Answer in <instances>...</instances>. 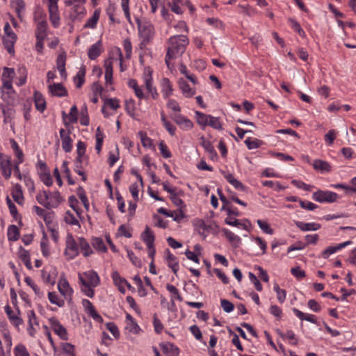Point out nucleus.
<instances>
[{
    "label": "nucleus",
    "mask_w": 356,
    "mask_h": 356,
    "mask_svg": "<svg viewBox=\"0 0 356 356\" xmlns=\"http://www.w3.org/2000/svg\"><path fill=\"white\" fill-rule=\"evenodd\" d=\"M168 47L165 56V63L170 68V60L181 56L185 51L189 43L187 36L177 35L170 37L168 40Z\"/></svg>",
    "instance_id": "obj_1"
},
{
    "label": "nucleus",
    "mask_w": 356,
    "mask_h": 356,
    "mask_svg": "<svg viewBox=\"0 0 356 356\" xmlns=\"http://www.w3.org/2000/svg\"><path fill=\"white\" fill-rule=\"evenodd\" d=\"M139 35L142 38L140 44V49L146 47V45L152 40L154 34V28L149 22L141 23L137 19Z\"/></svg>",
    "instance_id": "obj_2"
},
{
    "label": "nucleus",
    "mask_w": 356,
    "mask_h": 356,
    "mask_svg": "<svg viewBox=\"0 0 356 356\" xmlns=\"http://www.w3.org/2000/svg\"><path fill=\"white\" fill-rule=\"evenodd\" d=\"M34 21L36 22L35 31V38H47V22L46 15L42 12H38L34 15Z\"/></svg>",
    "instance_id": "obj_3"
},
{
    "label": "nucleus",
    "mask_w": 356,
    "mask_h": 356,
    "mask_svg": "<svg viewBox=\"0 0 356 356\" xmlns=\"http://www.w3.org/2000/svg\"><path fill=\"white\" fill-rule=\"evenodd\" d=\"M79 280L82 286H97L100 283L98 274L94 270H88L83 274L79 273Z\"/></svg>",
    "instance_id": "obj_4"
},
{
    "label": "nucleus",
    "mask_w": 356,
    "mask_h": 356,
    "mask_svg": "<svg viewBox=\"0 0 356 356\" xmlns=\"http://www.w3.org/2000/svg\"><path fill=\"white\" fill-rule=\"evenodd\" d=\"M5 36L3 38V42L5 48L9 53H14V44L17 40V35L13 31L8 22L4 24Z\"/></svg>",
    "instance_id": "obj_5"
},
{
    "label": "nucleus",
    "mask_w": 356,
    "mask_h": 356,
    "mask_svg": "<svg viewBox=\"0 0 356 356\" xmlns=\"http://www.w3.org/2000/svg\"><path fill=\"white\" fill-rule=\"evenodd\" d=\"M339 195L332 191L318 190L312 194V199L318 202L332 203L337 201Z\"/></svg>",
    "instance_id": "obj_6"
},
{
    "label": "nucleus",
    "mask_w": 356,
    "mask_h": 356,
    "mask_svg": "<svg viewBox=\"0 0 356 356\" xmlns=\"http://www.w3.org/2000/svg\"><path fill=\"white\" fill-rule=\"evenodd\" d=\"M79 254V242L77 243L72 234H68L66 238L65 255L67 259H73Z\"/></svg>",
    "instance_id": "obj_7"
},
{
    "label": "nucleus",
    "mask_w": 356,
    "mask_h": 356,
    "mask_svg": "<svg viewBox=\"0 0 356 356\" xmlns=\"http://www.w3.org/2000/svg\"><path fill=\"white\" fill-rule=\"evenodd\" d=\"M0 169L2 175L6 179H8L12 174L11 157L0 152Z\"/></svg>",
    "instance_id": "obj_8"
},
{
    "label": "nucleus",
    "mask_w": 356,
    "mask_h": 356,
    "mask_svg": "<svg viewBox=\"0 0 356 356\" xmlns=\"http://www.w3.org/2000/svg\"><path fill=\"white\" fill-rule=\"evenodd\" d=\"M50 325L53 331L63 340L68 339V334L67 330L64 327L63 325L60 324L59 321L55 318L52 317L49 319Z\"/></svg>",
    "instance_id": "obj_9"
},
{
    "label": "nucleus",
    "mask_w": 356,
    "mask_h": 356,
    "mask_svg": "<svg viewBox=\"0 0 356 356\" xmlns=\"http://www.w3.org/2000/svg\"><path fill=\"white\" fill-rule=\"evenodd\" d=\"M42 280L47 284L54 285L58 275V271L54 266L44 268L41 271Z\"/></svg>",
    "instance_id": "obj_10"
},
{
    "label": "nucleus",
    "mask_w": 356,
    "mask_h": 356,
    "mask_svg": "<svg viewBox=\"0 0 356 356\" xmlns=\"http://www.w3.org/2000/svg\"><path fill=\"white\" fill-rule=\"evenodd\" d=\"M5 312L10 323L16 327H18L23 323V319L20 317V311L17 308L16 312H14L9 305H6L4 307Z\"/></svg>",
    "instance_id": "obj_11"
},
{
    "label": "nucleus",
    "mask_w": 356,
    "mask_h": 356,
    "mask_svg": "<svg viewBox=\"0 0 356 356\" xmlns=\"http://www.w3.org/2000/svg\"><path fill=\"white\" fill-rule=\"evenodd\" d=\"M172 119L180 127L181 129L190 130L193 127V123L192 121L181 115L180 113H175L172 116Z\"/></svg>",
    "instance_id": "obj_12"
},
{
    "label": "nucleus",
    "mask_w": 356,
    "mask_h": 356,
    "mask_svg": "<svg viewBox=\"0 0 356 356\" xmlns=\"http://www.w3.org/2000/svg\"><path fill=\"white\" fill-rule=\"evenodd\" d=\"M58 289L59 292L65 297V299H71L73 293L72 289L66 278H61L58 283Z\"/></svg>",
    "instance_id": "obj_13"
},
{
    "label": "nucleus",
    "mask_w": 356,
    "mask_h": 356,
    "mask_svg": "<svg viewBox=\"0 0 356 356\" xmlns=\"http://www.w3.org/2000/svg\"><path fill=\"white\" fill-rule=\"evenodd\" d=\"M59 133L62 140V148L65 152H71L72 149V140L70 136V131L60 129Z\"/></svg>",
    "instance_id": "obj_14"
},
{
    "label": "nucleus",
    "mask_w": 356,
    "mask_h": 356,
    "mask_svg": "<svg viewBox=\"0 0 356 356\" xmlns=\"http://www.w3.org/2000/svg\"><path fill=\"white\" fill-rule=\"evenodd\" d=\"M82 302L85 308V311L91 318L99 323L103 322L102 317L97 312L95 307L90 301L88 300H83Z\"/></svg>",
    "instance_id": "obj_15"
},
{
    "label": "nucleus",
    "mask_w": 356,
    "mask_h": 356,
    "mask_svg": "<svg viewBox=\"0 0 356 356\" xmlns=\"http://www.w3.org/2000/svg\"><path fill=\"white\" fill-rule=\"evenodd\" d=\"M112 279L115 286L118 287V289L122 293H125L124 285L127 286L128 288H131V285L127 281L122 278L117 271H114L111 275Z\"/></svg>",
    "instance_id": "obj_16"
},
{
    "label": "nucleus",
    "mask_w": 356,
    "mask_h": 356,
    "mask_svg": "<svg viewBox=\"0 0 356 356\" xmlns=\"http://www.w3.org/2000/svg\"><path fill=\"white\" fill-rule=\"evenodd\" d=\"M49 92L53 96L56 97H65L67 95L66 88L61 83H53L48 86Z\"/></svg>",
    "instance_id": "obj_17"
},
{
    "label": "nucleus",
    "mask_w": 356,
    "mask_h": 356,
    "mask_svg": "<svg viewBox=\"0 0 356 356\" xmlns=\"http://www.w3.org/2000/svg\"><path fill=\"white\" fill-rule=\"evenodd\" d=\"M159 346L163 353L167 356H179V348L172 343H161Z\"/></svg>",
    "instance_id": "obj_18"
},
{
    "label": "nucleus",
    "mask_w": 356,
    "mask_h": 356,
    "mask_svg": "<svg viewBox=\"0 0 356 356\" xmlns=\"http://www.w3.org/2000/svg\"><path fill=\"white\" fill-rule=\"evenodd\" d=\"M352 242L350 241H348L343 242L342 243H339L336 246H329L325 250H323L322 252L321 257L323 259H327L329 257L330 255L335 253L337 251L342 249L343 248L350 244Z\"/></svg>",
    "instance_id": "obj_19"
},
{
    "label": "nucleus",
    "mask_w": 356,
    "mask_h": 356,
    "mask_svg": "<svg viewBox=\"0 0 356 356\" xmlns=\"http://www.w3.org/2000/svg\"><path fill=\"white\" fill-rule=\"evenodd\" d=\"M179 86L183 95L187 98L192 97L195 94V89L190 87L183 79L179 80Z\"/></svg>",
    "instance_id": "obj_20"
},
{
    "label": "nucleus",
    "mask_w": 356,
    "mask_h": 356,
    "mask_svg": "<svg viewBox=\"0 0 356 356\" xmlns=\"http://www.w3.org/2000/svg\"><path fill=\"white\" fill-rule=\"evenodd\" d=\"M295 225L302 232L318 230L321 225L316 222H303L296 221Z\"/></svg>",
    "instance_id": "obj_21"
},
{
    "label": "nucleus",
    "mask_w": 356,
    "mask_h": 356,
    "mask_svg": "<svg viewBox=\"0 0 356 356\" xmlns=\"http://www.w3.org/2000/svg\"><path fill=\"white\" fill-rule=\"evenodd\" d=\"M312 165L315 170L319 171L322 173L329 172L332 169V167L328 162L321 159L314 160Z\"/></svg>",
    "instance_id": "obj_22"
},
{
    "label": "nucleus",
    "mask_w": 356,
    "mask_h": 356,
    "mask_svg": "<svg viewBox=\"0 0 356 356\" xmlns=\"http://www.w3.org/2000/svg\"><path fill=\"white\" fill-rule=\"evenodd\" d=\"M49 13V19L54 28H58L60 26V15L58 12V7H51L48 8Z\"/></svg>",
    "instance_id": "obj_23"
},
{
    "label": "nucleus",
    "mask_w": 356,
    "mask_h": 356,
    "mask_svg": "<svg viewBox=\"0 0 356 356\" xmlns=\"http://www.w3.org/2000/svg\"><path fill=\"white\" fill-rule=\"evenodd\" d=\"M166 261L168 266L172 270L173 273L176 275L179 269V263L177 257L173 255L170 250L168 249L165 251Z\"/></svg>",
    "instance_id": "obj_24"
},
{
    "label": "nucleus",
    "mask_w": 356,
    "mask_h": 356,
    "mask_svg": "<svg viewBox=\"0 0 356 356\" xmlns=\"http://www.w3.org/2000/svg\"><path fill=\"white\" fill-rule=\"evenodd\" d=\"M79 248H80L83 255L84 257H88L93 253L92 249L90 244L83 237H79L78 238Z\"/></svg>",
    "instance_id": "obj_25"
},
{
    "label": "nucleus",
    "mask_w": 356,
    "mask_h": 356,
    "mask_svg": "<svg viewBox=\"0 0 356 356\" xmlns=\"http://www.w3.org/2000/svg\"><path fill=\"white\" fill-rule=\"evenodd\" d=\"M141 238L147 246L154 245L155 236L148 226L145 227L144 232L141 234Z\"/></svg>",
    "instance_id": "obj_26"
},
{
    "label": "nucleus",
    "mask_w": 356,
    "mask_h": 356,
    "mask_svg": "<svg viewBox=\"0 0 356 356\" xmlns=\"http://www.w3.org/2000/svg\"><path fill=\"white\" fill-rule=\"evenodd\" d=\"M38 203L47 209H50L49 193L46 191H40L36 195Z\"/></svg>",
    "instance_id": "obj_27"
},
{
    "label": "nucleus",
    "mask_w": 356,
    "mask_h": 356,
    "mask_svg": "<svg viewBox=\"0 0 356 356\" xmlns=\"http://www.w3.org/2000/svg\"><path fill=\"white\" fill-rule=\"evenodd\" d=\"M86 146L85 143L79 140L77 143L76 145V153H77V157L76 158L75 161H77L79 163H83V161L88 160V157L86 156Z\"/></svg>",
    "instance_id": "obj_28"
},
{
    "label": "nucleus",
    "mask_w": 356,
    "mask_h": 356,
    "mask_svg": "<svg viewBox=\"0 0 356 356\" xmlns=\"http://www.w3.org/2000/svg\"><path fill=\"white\" fill-rule=\"evenodd\" d=\"M35 105L37 110L43 112L46 108V101L41 92L35 91L34 92Z\"/></svg>",
    "instance_id": "obj_29"
},
{
    "label": "nucleus",
    "mask_w": 356,
    "mask_h": 356,
    "mask_svg": "<svg viewBox=\"0 0 356 356\" xmlns=\"http://www.w3.org/2000/svg\"><path fill=\"white\" fill-rule=\"evenodd\" d=\"M102 42L98 41L95 44H92L88 52V56L90 59L95 60L97 58L102 52Z\"/></svg>",
    "instance_id": "obj_30"
},
{
    "label": "nucleus",
    "mask_w": 356,
    "mask_h": 356,
    "mask_svg": "<svg viewBox=\"0 0 356 356\" xmlns=\"http://www.w3.org/2000/svg\"><path fill=\"white\" fill-rule=\"evenodd\" d=\"M223 175L227 181L231 184L236 189L241 190L242 191L245 190L244 185L238 179H235L232 174L225 173L223 172Z\"/></svg>",
    "instance_id": "obj_31"
},
{
    "label": "nucleus",
    "mask_w": 356,
    "mask_h": 356,
    "mask_svg": "<svg viewBox=\"0 0 356 356\" xmlns=\"http://www.w3.org/2000/svg\"><path fill=\"white\" fill-rule=\"evenodd\" d=\"M12 197L18 204H23L24 196L22 187L19 184H16L14 186V188L12 192Z\"/></svg>",
    "instance_id": "obj_32"
},
{
    "label": "nucleus",
    "mask_w": 356,
    "mask_h": 356,
    "mask_svg": "<svg viewBox=\"0 0 356 356\" xmlns=\"http://www.w3.org/2000/svg\"><path fill=\"white\" fill-rule=\"evenodd\" d=\"M161 91L164 98H168L172 94V86L168 78H163L161 81Z\"/></svg>",
    "instance_id": "obj_33"
},
{
    "label": "nucleus",
    "mask_w": 356,
    "mask_h": 356,
    "mask_svg": "<svg viewBox=\"0 0 356 356\" xmlns=\"http://www.w3.org/2000/svg\"><path fill=\"white\" fill-rule=\"evenodd\" d=\"M13 4L18 18L23 21V15L25 10V3L23 0H13Z\"/></svg>",
    "instance_id": "obj_34"
},
{
    "label": "nucleus",
    "mask_w": 356,
    "mask_h": 356,
    "mask_svg": "<svg viewBox=\"0 0 356 356\" xmlns=\"http://www.w3.org/2000/svg\"><path fill=\"white\" fill-rule=\"evenodd\" d=\"M100 10L97 9L94 11L91 17H90L84 25V28L94 29L99 19Z\"/></svg>",
    "instance_id": "obj_35"
},
{
    "label": "nucleus",
    "mask_w": 356,
    "mask_h": 356,
    "mask_svg": "<svg viewBox=\"0 0 356 356\" xmlns=\"http://www.w3.org/2000/svg\"><path fill=\"white\" fill-rule=\"evenodd\" d=\"M50 209L56 208L63 201L58 191H55L53 193H49Z\"/></svg>",
    "instance_id": "obj_36"
},
{
    "label": "nucleus",
    "mask_w": 356,
    "mask_h": 356,
    "mask_svg": "<svg viewBox=\"0 0 356 356\" xmlns=\"http://www.w3.org/2000/svg\"><path fill=\"white\" fill-rule=\"evenodd\" d=\"M128 86L134 90V93L138 98L140 99L144 98L145 96L143 90L138 86L136 80L129 79L128 81Z\"/></svg>",
    "instance_id": "obj_37"
},
{
    "label": "nucleus",
    "mask_w": 356,
    "mask_h": 356,
    "mask_svg": "<svg viewBox=\"0 0 356 356\" xmlns=\"http://www.w3.org/2000/svg\"><path fill=\"white\" fill-rule=\"evenodd\" d=\"M86 70L85 67H81L76 75L74 78V81L76 88H80L85 81Z\"/></svg>",
    "instance_id": "obj_38"
},
{
    "label": "nucleus",
    "mask_w": 356,
    "mask_h": 356,
    "mask_svg": "<svg viewBox=\"0 0 356 356\" xmlns=\"http://www.w3.org/2000/svg\"><path fill=\"white\" fill-rule=\"evenodd\" d=\"M57 68L60 72V74L62 77L65 79L67 76V73L65 72V55H59L57 58Z\"/></svg>",
    "instance_id": "obj_39"
},
{
    "label": "nucleus",
    "mask_w": 356,
    "mask_h": 356,
    "mask_svg": "<svg viewBox=\"0 0 356 356\" xmlns=\"http://www.w3.org/2000/svg\"><path fill=\"white\" fill-rule=\"evenodd\" d=\"M293 312L302 321L305 320L313 323H316L315 316L312 314H306L296 308H293Z\"/></svg>",
    "instance_id": "obj_40"
},
{
    "label": "nucleus",
    "mask_w": 356,
    "mask_h": 356,
    "mask_svg": "<svg viewBox=\"0 0 356 356\" xmlns=\"http://www.w3.org/2000/svg\"><path fill=\"white\" fill-rule=\"evenodd\" d=\"M66 114L65 112H63V117L64 118V124L65 126H68L70 123H74L77 121V108L75 105L72 106L70 108V112L69 113V119L70 121L67 122L65 120Z\"/></svg>",
    "instance_id": "obj_41"
},
{
    "label": "nucleus",
    "mask_w": 356,
    "mask_h": 356,
    "mask_svg": "<svg viewBox=\"0 0 356 356\" xmlns=\"http://www.w3.org/2000/svg\"><path fill=\"white\" fill-rule=\"evenodd\" d=\"M19 238V231L16 225H10L8 228V238L9 241H15Z\"/></svg>",
    "instance_id": "obj_42"
},
{
    "label": "nucleus",
    "mask_w": 356,
    "mask_h": 356,
    "mask_svg": "<svg viewBox=\"0 0 356 356\" xmlns=\"http://www.w3.org/2000/svg\"><path fill=\"white\" fill-rule=\"evenodd\" d=\"M222 232L229 242L234 243L236 245H238L241 243L240 237L234 234L232 232L227 229H222Z\"/></svg>",
    "instance_id": "obj_43"
},
{
    "label": "nucleus",
    "mask_w": 356,
    "mask_h": 356,
    "mask_svg": "<svg viewBox=\"0 0 356 356\" xmlns=\"http://www.w3.org/2000/svg\"><path fill=\"white\" fill-rule=\"evenodd\" d=\"M92 245L97 251L105 252L107 250V248L103 239L101 238H94L92 241Z\"/></svg>",
    "instance_id": "obj_44"
},
{
    "label": "nucleus",
    "mask_w": 356,
    "mask_h": 356,
    "mask_svg": "<svg viewBox=\"0 0 356 356\" xmlns=\"http://www.w3.org/2000/svg\"><path fill=\"white\" fill-rule=\"evenodd\" d=\"M161 120L163 122L164 127L167 129L169 134L171 136H174L175 134L176 127L171 124L170 122L168 121L163 112L161 113Z\"/></svg>",
    "instance_id": "obj_45"
},
{
    "label": "nucleus",
    "mask_w": 356,
    "mask_h": 356,
    "mask_svg": "<svg viewBox=\"0 0 356 356\" xmlns=\"http://www.w3.org/2000/svg\"><path fill=\"white\" fill-rule=\"evenodd\" d=\"M24 281L27 284V285L31 287L35 294L38 297L41 298L43 296V293L40 291V288L36 284H35L33 280L30 277H26Z\"/></svg>",
    "instance_id": "obj_46"
},
{
    "label": "nucleus",
    "mask_w": 356,
    "mask_h": 356,
    "mask_svg": "<svg viewBox=\"0 0 356 356\" xmlns=\"http://www.w3.org/2000/svg\"><path fill=\"white\" fill-rule=\"evenodd\" d=\"M64 220L68 225H77L79 227H81V225H80L79 220L76 218V217L74 216V214L72 212H70V211H67L65 212Z\"/></svg>",
    "instance_id": "obj_47"
},
{
    "label": "nucleus",
    "mask_w": 356,
    "mask_h": 356,
    "mask_svg": "<svg viewBox=\"0 0 356 356\" xmlns=\"http://www.w3.org/2000/svg\"><path fill=\"white\" fill-rule=\"evenodd\" d=\"M48 298L51 303L54 304L60 307L65 305L64 300L59 298L56 292H49Z\"/></svg>",
    "instance_id": "obj_48"
},
{
    "label": "nucleus",
    "mask_w": 356,
    "mask_h": 356,
    "mask_svg": "<svg viewBox=\"0 0 356 356\" xmlns=\"http://www.w3.org/2000/svg\"><path fill=\"white\" fill-rule=\"evenodd\" d=\"M143 78L147 91L152 90L154 87L152 86V71L149 70V68L145 70Z\"/></svg>",
    "instance_id": "obj_49"
},
{
    "label": "nucleus",
    "mask_w": 356,
    "mask_h": 356,
    "mask_svg": "<svg viewBox=\"0 0 356 356\" xmlns=\"http://www.w3.org/2000/svg\"><path fill=\"white\" fill-rule=\"evenodd\" d=\"M40 246L43 256L45 257H48L49 255V250L48 249V238L44 232H43L42 238L40 242Z\"/></svg>",
    "instance_id": "obj_50"
},
{
    "label": "nucleus",
    "mask_w": 356,
    "mask_h": 356,
    "mask_svg": "<svg viewBox=\"0 0 356 356\" xmlns=\"http://www.w3.org/2000/svg\"><path fill=\"white\" fill-rule=\"evenodd\" d=\"M138 135L140 138L141 143L145 147H153L152 140L147 136V134L143 131H139Z\"/></svg>",
    "instance_id": "obj_51"
},
{
    "label": "nucleus",
    "mask_w": 356,
    "mask_h": 356,
    "mask_svg": "<svg viewBox=\"0 0 356 356\" xmlns=\"http://www.w3.org/2000/svg\"><path fill=\"white\" fill-rule=\"evenodd\" d=\"M61 348L67 356H76L74 353L75 346L70 343H63Z\"/></svg>",
    "instance_id": "obj_52"
},
{
    "label": "nucleus",
    "mask_w": 356,
    "mask_h": 356,
    "mask_svg": "<svg viewBox=\"0 0 356 356\" xmlns=\"http://www.w3.org/2000/svg\"><path fill=\"white\" fill-rule=\"evenodd\" d=\"M125 109L127 113L132 118L135 116V101L132 99L125 102Z\"/></svg>",
    "instance_id": "obj_53"
},
{
    "label": "nucleus",
    "mask_w": 356,
    "mask_h": 356,
    "mask_svg": "<svg viewBox=\"0 0 356 356\" xmlns=\"http://www.w3.org/2000/svg\"><path fill=\"white\" fill-rule=\"evenodd\" d=\"M195 115L197 118V122L203 127H205L208 124L209 115H205L200 111L195 112Z\"/></svg>",
    "instance_id": "obj_54"
},
{
    "label": "nucleus",
    "mask_w": 356,
    "mask_h": 356,
    "mask_svg": "<svg viewBox=\"0 0 356 356\" xmlns=\"http://www.w3.org/2000/svg\"><path fill=\"white\" fill-rule=\"evenodd\" d=\"M245 143L246 144V145L249 149H257V148L259 147L260 146H261V145L263 144V142L257 138L252 140L251 138H249L245 140Z\"/></svg>",
    "instance_id": "obj_55"
},
{
    "label": "nucleus",
    "mask_w": 356,
    "mask_h": 356,
    "mask_svg": "<svg viewBox=\"0 0 356 356\" xmlns=\"http://www.w3.org/2000/svg\"><path fill=\"white\" fill-rule=\"evenodd\" d=\"M262 185L264 186L270 187L276 191H280L286 188V187L282 186L280 182H274L273 181H264L262 182Z\"/></svg>",
    "instance_id": "obj_56"
},
{
    "label": "nucleus",
    "mask_w": 356,
    "mask_h": 356,
    "mask_svg": "<svg viewBox=\"0 0 356 356\" xmlns=\"http://www.w3.org/2000/svg\"><path fill=\"white\" fill-rule=\"evenodd\" d=\"M153 325L156 333H161L163 330V325L160 319L158 318L156 314H154L153 315Z\"/></svg>",
    "instance_id": "obj_57"
},
{
    "label": "nucleus",
    "mask_w": 356,
    "mask_h": 356,
    "mask_svg": "<svg viewBox=\"0 0 356 356\" xmlns=\"http://www.w3.org/2000/svg\"><path fill=\"white\" fill-rule=\"evenodd\" d=\"M257 223L260 229L265 233L268 234H273V229L270 227V225L267 222L263 221L261 220H257Z\"/></svg>",
    "instance_id": "obj_58"
},
{
    "label": "nucleus",
    "mask_w": 356,
    "mask_h": 356,
    "mask_svg": "<svg viewBox=\"0 0 356 356\" xmlns=\"http://www.w3.org/2000/svg\"><path fill=\"white\" fill-rule=\"evenodd\" d=\"M209 118L208 120L207 125H209L216 129H219V130L222 129V124H221L218 118H216V117H213L210 115H209Z\"/></svg>",
    "instance_id": "obj_59"
},
{
    "label": "nucleus",
    "mask_w": 356,
    "mask_h": 356,
    "mask_svg": "<svg viewBox=\"0 0 356 356\" xmlns=\"http://www.w3.org/2000/svg\"><path fill=\"white\" fill-rule=\"evenodd\" d=\"M166 289L172 295L174 298L177 299L180 302L183 300L182 297L181 296L179 292V290L175 286L168 284L166 286Z\"/></svg>",
    "instance_id": "obj_60"
},
{
    "label": "nucleus",
    "mask_w": 356,
    "mask_h": 356,
    "mask_svg": "<svg viewBox=\"0 0 356 356\" xmlns=\"http://www.w3.org/2000/svg\"><path fill=\"white\" fill-rule=\"evenodd\" d=\"M15 76V70L13 68L5 67L2 73L1 80L11 79L13 80Z\"/></svg>",
    "instance_id": "obj_61"
},
{
    "label": "nucleus",
    "mask_w": 356,
    "mask_h": 356,
    "mask_svg": "<svg viewBox=\"0 0 356 356\" xmlns=\"http://www.w3.org/2000/svg\"><path fill=\"white\" fill-rule=\"evenodd\" d=\"M123 47L126 52V58L128 59L130 58L132 52V45L131 40L129 38H126L124 40Z\"/></svg>",
    "instance_id": "obj_62"
},
{
    "label": "nucleus",
    "mask_w": 356,
    "mask_h": 356,
    "mask_svg": "<svg viewBox=\"0 0 356 356\" xmlns=\"http://www.w3.org/2000/svg\"><path fill=\"white\" fill-rule=\"evenodd\" d=\"M292 184L294 185L296 187L298 188H302L305 190V191H311L312 188V186L307 184L299 180H292L291 181Z\"/></svg>",
    "instance_id": "obj_63"
},
{
    "label": "nucleus",
    "mask_w": 356,
    "mask_h": 356,
    "mask_svg": "<svg viewBox=\"0 0 356 356\" xmlns=\"http://www.w3.org/2000/svg\"><path fill=\"white\" fill-rule=\"evenodd\" d=\"M15 356H30L26 347L23 345H18L15 348Z\"/></svg>",
    "instance_id": "obj_64"
}]
</instances>
